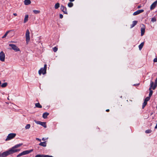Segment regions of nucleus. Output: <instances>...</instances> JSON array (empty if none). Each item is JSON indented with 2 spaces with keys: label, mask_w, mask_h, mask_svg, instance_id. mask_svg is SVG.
Masks as SVG:
<instances>
[{
  "label": "nucleus",
  "mask_w": 157,
  "mask_h": 157,
  "mask_svg": "<svg viewBox=\"0 0 157 157\" xmlns=\"http://www.w3.org/2000/svg\"><path fill=\"white\" fill-rule=\"evenodd\" d=\"M35 106L36 107L39 108H41L42 107V106L39 103H36Z\"/></svg>",
  "instance_id": "23"
},
{
  "label": "nucleus",
  "mask_w": 157,
  "mask_h": 157,
  "mask_svg": "<svg viewBox=\"0 0 157 157\" xmlns=\"http://www.w3.org/2000/svg\"><path fill=\"white\" fill-rule=\"evenodd\" d=\"M35 122L36 124L41 125L45 128H46L47 127L46 123L45 122H42L40 121H35Z\"/></svg>",
  "instance_id": "8"
},
{
  "label": "nucleus",
  "mask_w": 157,
  "mask_h": 157,
  "mask_svg": "<svg viewBox=\"0 0 157 157\" xmlns=\"http://www.w3.org/2000/svg\"><path fill=\"white\" fill-rule=\"evenodd\" d=\"M141 7V6H138L137 8H140Z\"/></svg>",
  "instance_id": "43"
},
{
  "label": "nucleus",
  "mask_w": 157,
  "mask_h": 157,
  "mask_svg": "<svg viewBox=\"0 0 157 157\" xmlns=\"http://www.w3.org/2000/svg\"><path fill=\"white\" fill-rule=\"evenodd\" d=\"M60 6V4L59 3H57L56 4H55L54 7L56 9H58Z\"/></svg>",
  "instance_id": "21"
},
{
  "label": "nucleus",
  "mask_w": 157,
  "mask_h": 157,
  "mask_svg": "<svg viewBox=\"0 0 157 157\" xmlns=\"http://www.w3.org/2000/svg\"><path fill=\"white\" fill-rule=\"evenodd\" d=\"M24 3L25 5H28L30 4L31 2L30 0H25Z\"/></svg>",
  "instance_id": "15"
},
{
  "label": "nucleus",
  "mask_w": 157,
  "mask_h": 157,
  "mask_svg": "<svg viewBox=\"0 0 157 157\" xmlns=\"http://www.w3.org/2000/svg\"><path fill=\"white\" fill-rule=\"evenodd\" d=\"M153 84H154V83L153 82H151V84H150L151 86L149 89V90H150V92H149V97H150L151 96V95H152V93H153V91L151 90V89L152 88V85H153Z\"/></svg>",
  "instance_id": "11"
},
{
  "label": "nucleus",
  "mask_w": 157,
  "mask_h": 157,
  "mask_svg": "<svg viewBox=\"0 0 157 157\" xmlns=\"http://www.w3.org/2000/svg\"><path fill=\"white\" fill-rule=\"evenodd\" d=\"M45 139L44 138H43L42 139V140L43 141H45Z\"/></svg>",
  "instance_id": "40"
},
{
  "label": "nucleus",
  "mask_w": 157,
  "mask_h": 157,
  "mask_svg": "<svg viewBox=\"0 0 157 157\" xmlns=\"http://www.w3.org/2000/svg\"><path fill=\"white\" fill-rule=\"evenodd\" d=\"M39 145L44 147H45L46 146V143L45 142H40L39 144Z\"/></svg>",
  "instance_id": "18"
},
{
  "label": "nucleus",
  "mask_w": 157,
  "mask_h": 157,
  "mask_svg": "<svg viewBox=\"0 0 157 157\" xmlns=\"http://www.w3.org/2000/svg\"><path fill=\"white\" fill-rule=\"evenodd\" d=\"M9 32L10 31H7L4 35L2 37V38H5L8 35V33H9Z\"/></svg>",
  "instance_id": "28"
},
{
  "label": "nucleus",
  "mask_w": 157,
  "mask_h": 157,
  "mask_svg": "<svg viewBox=\"0 0 157 157\" xmlns=\"http://www.w3.org/2000/svg\"><path fill=\"white\" fill-rule=\"evenodd\" d=\"M69 1L70 2H72L74 1L75 0H69Z\"/></svg>",
  "instance_id": "42"
},
{
  "label": "nucleus",
  "mask_w": 157,
  "mask_h": 157,
  "mask_svg": "<svg viewBox=\"0 0 157 157\" xmlns=\"http://www.w3.org/2000/svg\"><path fill=\"white\" fill-rule=\"evenodd\" d=\"M155 84L157 85V78H156L155 81Z\"/></svg>",
  "instance_id": "38"
},
{
  "label": "nucleus",
  "mask_w": 157,
  "mask_h": 157,
  "mask_svg": "<svg viewBox=\"0 0 157 157\" xmlns=\"http://www.w3.org/2000/svg\"><path fill=\"white\" fill-rule=\"evenodd\" d=\"M22 144H17L13 147H12V148H11V149H14V148H18L20 147L21 146H22Z\"/></svg>",
  "instance_id": "16"
},
{
  "label": "nucleus",
  "mask_w": 157,
  "mask_h": 157,
  "mask_svg": "<svg viewBox=\"0 0 157 157\" xmlns=\"http://www.w3.org/2000/svg\"><path fill=\"white\" fill-rule=\"evenodd\" d=\"M144 11V10H137V11L134 12L133 13V15H134V16L137 15L143 12Z\"/></svg>",
  "instance_id": "12"
},
{
  "label": "nucleus",
  "mask_w": 157,
  "mask_h": 157,
  "mask_svg": "<svg viewBox=\"0 0 157 157\" xmlns=\"http://www.w3.org/2000/svg\"><path fill=\"white\" fill-rule=\"evenodd\" d=\"M16 136L15 133H11L9 134L7 136L5 140L7 141L13 138Z\"/></svg>",
  "instance_id": "5"
},
{
  "label": "nucleus",
  "mask_w": 157,
  "mask_h": 157,
  "mask_svg": "<svg viewBox=\"0 0 157 157\" xmlns=\"http://www.w3.org/2000/svg\"><path fill=\"white\" fill-rule=\"evenodd\" d=\"M9 46L11 47L12 49L15 52H19L20 51V49L15 45L12 44H9Z\"/></svg>",
  "instance_id": "6"
},
{
  "label": "nucleus",
  "mask_w": 157,
  "mask_h": 157,
  "mask_svg": "<svg viewBox=\"0 0 157 157\" xmlns=\"http://www.w3.org/2000/svg\"><path fill=\"white\" fill-rule=\"evenodd\" d=\"M36 140H38L40 142H41V140L38 138H36Z\"/></svg>",
  "instance_id": "37"
},
{
  "label": "nucleus",
  "mask_w": 157,
  "mask_h": 157,
  "mask_svg": "<svg viewBox=\"0 0 157 157\" xmlns=\"http://www.w3.org/2000/svg\"><path fill=\"white\" fill-rule=\"evenodd\" d=\"M157 3V1L154 2L151 6L150 9L151 10L154 9Z\"/></svg>",
  "instance_id": "14"
},
{
  "label": "nucleus",
  "mask_w": 157,
  "mask_h": 157,
  "mask_svg": "<svg viewBox=\"0 0 157 157\" xmlns=\"http://www.w3.org/2000/svg\"><path fill=\"white\" fill-rule=\"evenodd\" d=\"M12 154H13V153L11 148L2 153H0V157H6Z\"/></svg>",
  "instance_id": "1"
},
{
  "label": "nucleus",
  "mask_w": 157,
  "mask_h": 157,
  "mask_svg": "<svg viewBox=\"0 0 157 157\" xmlns=\"http://www.w3.org/2000/svg\"><path fill=\"white\" fill-rule=\"evenodd\" d=\"M155 129H157V124H156V126H155Z\"/></svg>",
  "instance_id": "41"
},
{
  "label": "nucleus",
  "mask_w": 157,
  "mask_h": 157,
  "mask_svg": "<svg viewBox=\"0 0 157 157\" xmlns=\"http://www.w3.org/2000/svg\"><path fill=\"white\" fill-rule=\"evenodd\" d=\"M144 43L143 42H142L141 43V44L139 45V48L140 50H141V49L144 46Z\"/></svg>",
  "instance_id": "24"
},
{
  "label": "nucleus",
  "mask_w": 157,
  "mask_h": 157,
  "mask_svg": "<svg viewBox=\"0 0 157 157\" xmlns=\"http://www.w3.org/2000/svg\"><path fill=\"white\" fill-rule=\"evenodd\" d=\"M73 6V4L71 2H69L68 4V6L69 7H71Z\"/></svg>",
  "instance_id": "26"
},
{
  "label": "nucleus",
  "mask_w": 157,
  "mask_h": 157,
  "mask_svg": "<svg viewBox=\"0 0 157 157\" xmlns=\"http://www.w3.org/2000/svg\"><path fill=\"white\" fill-rule=\"evenodd\" d=\"M35 157H53L52 156L38 154L36 155Z\"/></svg>",
  "instance_id": "13"
},
{
  "label": "nucleus",
  "mask_w": 157,
  "mask_h": 157,
  "mask_svg": "<svg viewBox=\"0 0 157 157\" xmlns=\"http://www.w3.org/2000/svg\"><path fill=\"white\" fill-rule=\"evenodd\" d=\"M63 16L62 14H59V17L60 18L62 19L63 18Z\"/></svg>",
  "instance_id": "36"
},
{
  "label": "nucleus",
  "mask_w": 157,
  "mask_h": 157,
  "mask_svg": "<svg viewBox=\"0 0 157 157\" xmlns=\"http://www.w3.org/2000/svg\"><path fill=\"white\" fill-rule=\"evenodd\" d=\"M5 54L3 51L0 52V60L2 62H4L5 60Z\"/></svg>",
  "instance_id": "7"
},
{
  "label": "nucleus",
  "mask_w": 157,
  "mask_h": 157,
  "mask_svg": "<svg viewBox=\"0 0 157 157\" xmlns=\"http://www.w3.org/2000/svg\"><path fill=\"white\" fill-rule=\"evenodd\" d=\"M13 15H14V16H17V14L16 13H13Z\"/></svg>",
  "instance_id": "39"
},
{
  "label": "nucleus",
  "mask_w": 157,
  "mask_h": 157,
  "mask_svg": "<svg viewBox=\"0 0 157 157\" xmlns=\"http://www.w3.org/2000/svg\"><path fill=\"white\" fill-rule=\"evenodd\" d=\"M156 19L154 17L152 18L151 19V21L152 22H154L156 21Z\"/></svg>",
  "instance_id": "34"
},
{
  "label": "nucleus",
  "mask_w": 157,
  "mask_h": 157,
  "mask_svg": "<svg viewBox=\"0 0 157 157\" xmlns=\"http://www.w3.org/2000/svg\"><path fill=\"white\" fill-rule=\"evenodd\" d=\"M60 9L65 14H67V8L66 7H65L63 6L62 5L61 6Z\"/></svg>",
  "instance_id": "10"
},
{
  "label": "nucleus",
  "mask_w": 157,
  "mask_h": 157,
  "mask_svg": "<svg viewBox=\"0 0 157 157\" xmlns=\"http://www.w3.org/2000/svg\"><path fill=\"white\" fill-rule=\"evenodd\" d=\"M33 151V149H31L30 150H26L23 151L21 153H20L17 155V157H20L22 155H26L29 154Z\"/></svg>",
  "instance_id": "3"
},
{
  "label": "nucleus",
  "mask_w": 157,
  "mask_h": 157,
  "mask_svg": "<svg viewBox=\"0 0 157 157\" xmlns=\"http://www.w3.org/2000/svg\"><path fill=\"white\" fill-rule=\"evenodd\" d=\"M109 109H107L106 110V111H107V112H109Z\"/></svg>",
  "instance_id": "44"
},
{
  "label": "nucleus",
  "mask_w": 157,
  "mask_h": 157,
  "mask_svg": "<svg viewBox=\"0 0 157 157\" xmlns=\"http://www.w3.org/2000/svg\"><path fill=\"white\" fill-rule=\"evenodd\" d=\"M29 15H26L25 16L24 21V23L26 22L28 20Z\"/></svg>",
  "instance_id": "19"
},
{
  "label": "nucleus",
  "mask_w": 157,
  "mask_h": 157,
  "mask_svg": "<svg viewBox=\"0 0 157 157\" xmlns=\"http://www.w3.org/2000/svg\"><path fill=\"white\" fill-rule=\"evenodd\" d=\"M25 38L26 43L28 44L30 41V32L28 29H27L25 33Z\"/></svg>",
  "instance_id": "4"
},
{
  "label": "nucleus",
  "mask_w": 157,
  "mask_h": 157,
  "mask_svg": "<svg viewBox=\"0 0 157 157\" xmlns=\"http://www.w3.org/2000/svg\"><path fill=\"white\" fill-rule=\"evenodd\" d=\"M137 21H133L132 22V25L131 27H134L137 23Z\"/></svg>",
  "instance_id": "22"
},
{
  "label": "nucleus",
  "mask_w": 157,
  "mask_h": 157,
  "mask_svg": "<svg viewBox=\"0 0 157 157\" xmlns=\"http://www.w3.org/2000/svg\"><path fill=\"white\" fill-rule=\"evenodd\" d=\"M7 85V83L6 82H5L3 83L1 85V86L2 87L4 88L6 87Z\"/></svg>",
  "instance_id": "25"
},
{
  "label": "nucleus",
  "mask_w": 157,
  "mask_h": 157,
  "mask_svg": "<svg viewBox=\"0 0 157 157\" xmlns=\"http://www.w3.org/2000/svg\"><path fill=\"white\" fill-rule=\"evenodd\" d=\"M150 99V97H147L144 100V101L147 102V101H148Z\"/></svg>",
  "instance_id": "30"
},
{
  "label": "nucleus",
  "mask_w": 157,
  "mask_h": 157,
  "mask_svg": "<svg viewBox=\"0 0 157 157\" xmlns=\"http://www.w3.org/2000/svg\"><path fill=\"white\" fill-rule=\"evenodd\" d=\"M47 65L46 64L44 65L43 68H41L38 71V73L40 75L41 74L44 75L46 73Z\"/></svg>",
  "instance_id": "2"
},
{
  "label": "nucleus",
  "mask_w": 157,
  "mask_h": 157,
  "mask_svg": "<svg viewBox=\"0 0 157 157\" xmlns=\"http://www.w3.org/2000/svg\"><path fill=\"white\" fill-rule=\"evenodd\" d=\"M145 25L143 24H142L141 28V36H143L144 35L145 31Z\"/></svg>",
  "instance_id": "9"
},
{
  "label": "nucleus",
  "mask_w": 157,
  "mask_h": 157,
  "mask_svg": "<svg viewBox=\"0 0 157 157\" xmlns=\"http://www.w3.org/2000/svg\"><path fill=\"white\" fill-rule=\"evenodd\" d=\"M153 85H152V86ZM157 86V85L155 84L154 86L152 87V88L153 90H154L156 87V86Z\"/></svg>",
  "instance_id": "35"
},
{
  "label": "nucleus",
  "mask_w": 157,
  "mask_h": 157,
  "mask_svg": "<svg viewBox=\"0 0 157 157\" xmlns=\"http://www.w3.org/2000/svg\"><path fill=\"white\" fill-rule=\"evenodd\" d=\"M147 104V102H146L145 101H144V102L143 104V105H142V108L144 109L145 106Z\"/></svg>",
  "instance_id": "31"
},
{
  "label": "nucleus",
  "mask_w": 157,
  "mask_h": 157,
  "mask_svg": "<svg viewBox=\"0 0 157 157\" xmlns=\"http://www.w3.org/2000/svg\"><path fill=\"white\" fill-rule=\"evenodd\" d=\"M33 12L35 14H37L39 13L40 12L39 10H33Z\"/></svg>",
  "instance_id": "29"
},
{
  "label": "nucleus",
  "mask_w": 157,
  "mask_h": 157,
  "mask_svg": "<svg viewBox=\"0 0 157 157\" xmlns=\"http://www.w3.org/2000/svg\"><path fill=\"white\" fill-rule=\"evenodd\" d=\"M12 149V151L13 154V153L16 152H17V151H19L20 150V149H15V148H14L13 149Z\"/></svg>",
  "instance_id": "20"
},
{
  "label": "nucleus",
  "mask_w": 157,
  "mask_h": 157,
  "mask_svg": "<svg viewBox=\"0 0 157 157\" xmlns=\"http://www.w3.org/2000/svg\"><path fill=\"white\" fill-rule=\"evenodd\" d=\"M53 49L54 52H56L58 50V48L56 47H55L53 48Z\"/></svg>",
  "instance_id": "32"
},
{
  "label": "nucleus",
  "mask_w": 157,
  "mask_h": 157,
  "mask_svg": "<svg viewBox=\"0 0 157 157\" xmlns=\"http://www.w3.org/2000/svg\"><path fill=\"white\" fill-rule=\"evenodd\" d=\"M151 130H147L145 131V132L147 133H151Z\"/></svg>",
  "instance_id": "33"
},
{
  "label": "nucleus",
  "mask_w": 157,
  "mask_h": 157,
  "mask_svg": "<svg viewBox=\"0 0 157 157\" xmlns=\"http://www.w3.org/2000/svg\"><path fill=\"white\" fill-rule=\"evenodd\" d=\"M30 125L29 124H27L25 126V128L26 129H29L30 127Z\"/></svg>",
  "instance_id": "27"
},
{
  "label": "nucleus",
  "mask_w": 157,
  "mask_h": 157,
  "mask_svg": "<svg viewBox=\"0 0 157 157\" xmlns=\"http://www.w3.org/2000/svg\"><path fill=\"white\" fill-rule=\"evenodd\" d=\"M49 114V113H48L45 112L43 114V117L44 119L46 118L47 117V116Z\"/></svg>",
  "instance_id": "17"
}]
</instances>
